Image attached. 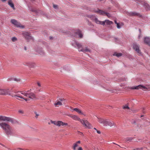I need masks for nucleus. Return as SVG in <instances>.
<instances>
[{
	"instance_id": "9b49d317",
	"label": "nucleus",
	"mask_w": 150,
	"mask_h": 150,
	"mask_svg": "<svg viewBox=\"0 0 150 150\" xmlns=\"http://www.w3.org/2000/svg\"><path fill=\"white\" fill-rule=\"evenodd\" d=\"M75 45L77 46L79 51H80V50H81V49H83L82 48V45L80 43L75 41L74 43H72V45L74 46Z\"/></svg>"
},
{
	"instance_id": "f8f14e48",
	"label": "nucleus",
	"mask_w": 150,
	"mask_h": 150,
	"mask_svg": "<svg viewBox=\"0 0 150 150\" xmlns=\"http://www.w3.org/2000/svg\"><path fill=\"white\" fill-rule=\"evenodd\" d=\"M144 40L146 44L150 46V38L149 37H145Z\"/></svg>"
},
{
	"instance_id": "412c9836",
	"label": "nucleus",
	"mask_w": 150,
	"mask_h": 150,
	"mask_svg": "<svg viewBox=\"0 0 150 150\" xmlns=\"http://www.w3.org/2000/svg\"><path fill=\"white\" fill-rule=\"evenodd\" d=\"M96 12L102 15H105V12L99 9L97 11H96Z\"/></svg>"
},
{
	"instance_id": "473e14b6",
	"label": "nucleus",
	"mask_w": 150,
	"mask_h": 150,
	"mask_svg": "<svg viewBox=\"0 0 150 150\" xmlns=\"http://www.w3.org/2000/svg\"><path fill=\"white\" fill-rule=\"evenodd\" d=\"M105 15L107 16L108 18H110L111 16L110 13L106 12L105 13Z\"/></svg>"
},
{
	"instance_id": "a18cd8bd",
	"label": "nucleus",
	"mask_w": 150,
	"mask_h": 150,
	"mask_svg": "<svg viewBox=\"0 0 150 150\" xmlns=\"http://www.w3.org/2000/svg\"><path fill=\"white\" fill-rule=\"evenodd\" d=\"M115 24H117V23H118L116 22V21H115Z\"/></svg>"
},
{
	"instance_id": "4be33fe9",
	"label": "nucleus",
	"mask_w": 150,
	"mask_h": 150,
	"mask_svg": "<svg viewBox=\"0 0 150 150\" xmlns=\"http://www.w3.org/2000/svg\"><path fill=\"white\" fill-rule=\"evenodd\" d=\"M68 125V124L67 123L64 122L62 121H59V127H60L61 126H67Z\"/></svg>"
},
{
	"instance_id": "4468645a",
	"label": "nucleus",
	"mask_w": 150,
	"mask_h": 150,
	"mask_svg": "<svg viewBox=\"0 0 150 150\" xmlns=\"http://www.w3.org/2000/svg\"><path fill=\"white\" fill-rule=\"evenodd\" d=\"M69 117L74 120H77L79 121H81L80 118L77 115H69Z\"/></svg>"
},
{
	"instance_id": "ea45409f",
	"label": "nucleus",
	"mask_w": 150,
	"mask_h": 150,
	"mask_svg": "<svg viewBox=\"0 0 150 150\" xmlns=\"http://www.w3.org/2000/svg\"><path fill=\"white\" fill-rule=\"evenodd\" d=\"M59 100L61 101H63L64 100V99L63 98H60L59 99Z\"/></svg>"
},
{
	"instance_id": "6ab92c4d",
	"label": "nucleus",
	"mask_w": 150,
	"mask_h": 150,
	"mask_svg": "<svg viewBox=\"0 0 150 150\" xmlns=\"http://www.w3.org/2000/svg\"><path fill=\"white\" fill-rule=\"evenodd\" d=\"M23 36L27 39L30 38V36L29 34L27 32H24L23 33Z\"/></svg>"
},
{
	"instance_id": "e433bc0d",
	"label": "nucleus",
	"mask_w": 150,
	"mask_h": 150,
	"mask_svg": "<svg viewBox=\"0 0 150 150\" xmlns=\"http://www.w3.org/2000/svg\"><path fill=\"white\" fill-rule=\"evenodd\" d=\"M77 150H83V149L82 147H79L78 149H77Z\"/></svg>"
},
{
	"instance_id": "2eb2a0df",
	"label": "nucleus",
	"mask_w": 150,
	"mask_h": 150,
	"mask_svg": "<svg viewBox=\"0 0 150 150\" xmlns=\"http://www.w3.org/2000/svg\"><path fill=\"white\" fill-rule=\"evenodd\" d=\"M25 65L28 66L30 67L33 68L35 67L36 64L35 63L30 62L26 63Z\"/></svg>"
},
{
	"instance_id": "2f4dec72",
	"label": "nucleus",
	"mask_w": 150,
	"mask_h": 150,
	"mask_svg": "<svg viewBox=\"0 0 150 150\" xmlns=\"http://www.w3.org/2000/svg\"><path fill=\"white\" fill-rule=\"evenodd\" d=\"M123 108L124 109H129V108L128 107L127 105H125L123 106Z\"/></svg>"
},
{
	"instance_id": "dca6fc26",
	"label": "nucleus",
	"mask_w": 150,
	"mask_h": 150,
	"mask_svg": "<svg viewBox=\"0 0 150 150\" xmlns=\"http://www.w3.org/2000/svg\"><path fill=\"white\" fill-rule=\"evenodd\" d=\"M94 21L97 24L103 25H105V23L103 21H101L98 19L95 18L94 19Z\"/></svg>"
},
{
	"instance_id": "f704fd0d",
	"label": "nucleus",
	"mask_w": 150,
	"mask_h": 150,
	"mask_svg": "<svg viewBox=\"0 0 150 150\" xmlns=\"http://www.w3.org/2000/svg\"><path fill=\"white\" fill-rule=\"evenodd\" d=\"M53 7L55 8H57V5H56L53 4Z\"/></svg>"
},
{
	"instance_id": "5701e85b",
	"label": "nucleus",
	"mask_w": 150,
	"mask_h": 150,
	"mask_svg": "<svg viewBox=\"0 0 150 150\" xmlns=\"http://www.w3.org/2000/svg\"><path fill=\"white\" fill-rule=\"evenodd\" d=\"M129 15L130 16H139V14L138 13H137L136 12H132L130 13L129 14Z\"/></svg>"
},
{
	"instance_id": "8fccbe9b",
	"label": "nucleus",
	"mask_w": 150,
	"mask_h": 150,
	"mask_svg": "<svg viewBox=\"0 0 150 150\" xmlns=\"http://www.w3.org/2000/svg\"><path fill=\"white\" fill-rule=\"evenodd\" d=\"M16 98V99H18V100H20L19 99H18V98Z\"/></svg>"
},
{
	"instance_id": "a878e982",
	"label": "nucleus",
	"mask_w": 150,
	"mask_h": 150,
	"mask_svg": "<svg viewBox=\"0 0 150 150\" xmlns=\"http://www.w3.org/2000/svg\"><path fill=\"white\" fill-rule=\"evenodd\" d=\"M51 122L52 124H54V125L59 126V121H51Z\"/></svg>"
},
{
	"instance_id": "c756f323",
	"label": "nucleus",
	"mask_w": 150,
	"mask_h": 150,
	"mask_svg": "<svg viewBox=\"0 0 150 150\" xmlns=\"http://www.w3.org/2000/svg\"><path fill=\"white\" fill-rule=\"evenodd\" d=\"M11 40L13 42H15L17 40V38L15 37H13L11 38Z\"/></svg>"
},
{
	"instance_id": "3c124183",
	"label": "nucleus",
	"mask_w": 150,
	"mask_h": 150,
	"mask_svg": "<svg viewBox=\"0 0 150 150\" xmlns=\"http://www.w3.org/2000/svg\"><path fill=\"white\" fill-rule=\"evenodd\" d=\"M28 150V149H25V150Z\"/></svg>"
},
{
	"instance_id": "393cba45",
	"label": "nucleus",
	"mask_w": 150,
	"mask_h": 150,
	"mask_svg": "<svg viewBox=\"0 0 150 150\" xmlns=\"http://www.w3.org/2000/svg\"><path fill=\"white\" fill-rule=\"evenodd\" d=\"M62 105V103L59 100H57L54 103V105L55 106H57L58 105Z\"/></svg>"
},
{
	"instance_id": "20e7f679",
	"label": "nucleus",
	"mask_w": 150,
	"mask_h": 150,
	"mask_svg": "<svg viewBox=\"0 0 150 150\" xmlns=\"http://www.w3.org/2000/svg\"><path fill=\"white\" fill-rule=\"evenodd\" d=\"M133 47L134 49L138 53V54L139 55H141V52L139 49V46L136 43H134L133 45Z\"/></svg>"
},
{
	"instance_id": "0eeeda50",
	"label": "nucleus",
	"mask_w": 150,
	"mask_h": 150,
	"mask_svg": "<svg viewBox=\"0 0 150 150\" xmlns=\"http://www.w3.org/2000/svg\"><path fill=\"white\" fill-rule=\"evenodd\" d=\"M129 88L131 89L137 90L142 88L147 89L146 88V87L142 85H139L138 86H135L133 87H130Z\"/></svg>"
},
{
	"instance_id": "09e8293b",
	"label": "nucleus",
	"mask_w": 150,
	"mask_h": 150,
	"mask_svg": "<svg viewBox=\"0 0 150 150\" xmlns=\"http://www.w3.org/2000/svg\"><path fill=\"white\" fill-rule=\"evenodd\" d=\"M1 0L2 1H6V0Z\"/></svg>"
},
{
	"instance_id": "bb28decb",
	"label": "nucleus",
	"mask_w": 150,
	"mask_h": 150,
	"mask_svg": "<svg viewBox=\"0 0 150 150\" xmlns=\"http://www.w3.org/2000/svg\"><path fill=\"white\" fill-rule=\"evenodd\" d=\"M80 51H82L83 52L89 51V50L87 47H86L85 49H81V50H80Z\"/></svg>"
},
{
	"instance_id": "c85d7f7f",
	"label": "nucleus",
	"mask_w": 150,
	"mask_h": 150,
	"mask_svg": "<svg viewBox=\"0 0 150 150\" xmlns=\"http://www.w3.org/2000/svg\"><path fill=\"white\" fill-rule=\"evenodd\" d=\"M11 81L14 80L16 81H20V79H17L16 78L13 77L11 78Z\"/></svg>"
},
{
	"instance_id": "c03bdc74",
	"label": "nucleus",
	"mask_w": 150,
	"mask_h": 150,
	"mask_svg": "<svg viewBox=\"0 0 150 150\" xmlns=\"http://www.w3.org/2000/svg\"><path fill=\"white\" fill-rule=\"evenodd\" d=\"M0 145H2V146H3L4 147L5 146L4 145H3V144H1V143H0Z\"/></svg>"
},
{
	"instance_id": "a19ab883",
	"label": "nucleus",
	"mask_w": 150,
	"mask_h": 150,
	"mask_svg": "<svg viewBox=\"0 0 150 150\" xmlns=\"http://www.w3.org/2000/svg\"><path fill=\"white\" fill-rule=\"evenodd\" d=\"M97 132L98 134H100L101 133V132L100 131L97 130Z\"/></svg>"
},
{
	"instance_id": "ddd939ff",
	"label": "nucleus",
	"mask_w": 150,
	"mask_h": 150,
	"mask_svg": "<svg viewBox=\"0 0 150 150\" xmlns=\"http://www.w3.org/2000/svg\"><path fill=\"white\" fill-rule=\"evenodd\" d=\"M71 110L72 111H75L78 112L79 114L81 115H83V113L78 108H71Z\"/></svg>"
},
{
	"instance_id": "1a4fd4ad",
	"label": "nucleus",
	"mask_w": 150,
	"mask_h": 150,
	"mask_svg": "<svg viewBox=\"0 0 150 150\" xmlns=\"http://www.w3.org/2000/svg\"><path fill=\"white\" fill-rule=\"evenodd\" d=\"M81 143V142L80 141H78L75 143L73 144L72 146V148L73 150H76V148L79 146V145Z\"/></svg>"
},
{
	"instance_id": "603ef678",
	"label": "nucleus",
	"mask_w": 150,
	"mask_h": 150,
	"mask_svg": "<svg viewBox=\"0 0 150 150\" xmlns=\"http://www.w3.org/2000/svg\"><path fill=\"white\" fill-rule=\"evenodd\" d=\"M40 54H42H42L40 53Z\"/></svg>"
},
{
	"instance_id": "9d476101",
	"label": "nucleus",
	"mask_w": 150,
	"mask_h": 150,
	"mask_svg": "<svg viewBox=\"0 0 150 150\" xmlns=\"http://www.w3.org/2000/svg\"><path fill=\"white\" fill-rule=\"evenodd\" d=\"M11 23L17 27H20L21 24L17 22L16 20L12 19L11 21Z\"/></svg>"
},
{
	"instance_id": "c9c22d12",
	"label": "nucleus",
	"mask_w": 150,
	"mask_h": 150,
	"mask_svg": "<svg viewBox=\"0 0 150 150\" xmlns=\"http://www.w3.org/2000/svg\"><path fill=\"white\" fill-rule=\"evenodd\" d=\"M117 26L118 28L119 29V28H120V25H119V23H117Z\"/></svg>"
},
{
	"instance_id": "a211bd4d",
	"label": "nucleus",
	"mask_w": 150,
	"mask_h": 150,
	"mask_svg": "<svg viewBox=\"0 0 150 150\" xmlns=\"http://www.w3.org/2000/svg\"><path fill=\"white\" fill-rule=\"evenodd\" d=\"M107 126H109L110 127H112L113 126L115 125V123L113 121H108L107 122Z\"/></svg>"
},
{
	"instance_id": "423d86ee",
	"label": "nucleus",
	"mask_w": 150,
	"mask_h": 150,
	"mask_svg": "<svg viewBox=\"0 0 150 150\" xmlns=\"http://www.w3.org/2000/svg\"><path fill=\"white\" fill-rule=\"evenodd\" d=\"M10 94L9 93V89H0V95H6Z\"/></svg>"
},
{
	"instance_id": "37998d69",
	"label": "nucleus",
	"mask_w": 150,
	"mask_h": 150,
	"mask_svg": "<svg viewBox=\"0 0 150 150\" xmlns=\"http://www.w3.org/2000/svg\"><path fill=\"white\" fill-rule=\"evenodd\" d=\"M37 83L38 86H39V87L41 86V84H40V83H39V82H38Z\"/></svg>"
},
{
	"instance_id": "f3484780",
	"label": "nucleus",
	"mask_w": 150,
	"mask_h": 150,
	"mask_svg": "<svg viewBox=\"0 0 150 150\" xmlns=\"http://www.w3.org/2000/svg\"><path fill=\"white\" fill-rule=\"evenodd\" d=\"M8 4L10 6V7L13 8V10L16 9L14 7V6L13 4L12 3L11 0H9L8 1Z\"/></svg>"
},
{
	"instance_id": "7c9ffc66",
	"label": "nucleus",
	"mask_w": 150,
	"mask_h": 150,
	"mask_svg": "<svg viewBox=\"0 0 150 150\" xmlns=\"http://www.w3.org/2000/svg\"><path fill=\"white\" fill-rule=\"evenodd\" d=\"M132 138L131 137H128L126 139V142H130L131 141L132 139Z\"/></svg>"
},
{
	"instance_id": "cd10ccee",
	"label": "nucleus",
	"mask_w": 150,
	"mask_h": 150,
	"mask_svg": "<svg viewBox=\"0 0 150 150\" xmlns=\"http://www.w3.org/2000/svg\"><path fill=\"white\" fill-rule=\"evenodd\" d=\"M122 55V54L121 53H117L116 52H115L113 54L114 56H115L117 57L121 56Z\"/></svg>"
},
{
	"instance_id": "6e6552de",
	"label": "nucleus",
	"mask_w": 150,
	"mask_h": 150,
	"mask_svg": "<svg viewBox=\"0 0 150 150\" xmlns=\"http://www.w3.org/2000/svg\"><path fill=\"white\" fill-rule=\"evenodd\" d=\"M98 121L100 124L103 125L104 126H107V120H106L102 119L101 118H99L98 117Z\"/></svg>"
},
{
	"instance_id": "f257e3e1",
	"label": "nucleus",
	"mask_w": 150,
	"mask_h": 150,
	"mask_svg": "<svg viewBox=\"0 0 150 150\" xmlns=\"http://www.w3.org/2000/svg\"><path fill=\"white\" fill-rule=\"evenodd\" d=\"M21 94L25 96L28 97V98H25L19 94L15 95L14 97H16L23 99L26 101L30 100V99L35 100L37 99L34 93H30L29 91L22 92Z\"/></svg>"
},
{
	"instance_id": "b1692460",
	"label": "nucleus",
	"mask_w": 150,
	"mask_h": 150,
	"mask_svg": "<svg viewBox=\"0 0 150 150\" xmlns=\"http://www.w3.org/2000/svg\"><path fill=\"white\" fill-rule=\"evenodd\" d=\"M103 22H104L105 23H105L107 25H110L111 24H112L113 23L112 21L108 20H105V21H104Z\"/></svg>"
},
{
	"instance_id": "79ce46f5",
	"label": "nucleus",
	"mask_w": 150,
	"mask_h": 150,
	"mask_svg": "<svg viewBox=\"0 0 150 150\" xmlns=\"http://www.w3.org/2000/svg\"><path fill=\"white\" fill-rule=\"evenodd\" d=\"M141 149L139 148H137L136 149H134L133 150H139Z\"/></svg>"
},
{
	"instance_id": "58836bf2",
	"label": "nucleus",
	"mask_w": 150,
	"mask_h": 150,
	"mask_svg": "<svg viewBox=\"0 0 150 150\" xmlns=\"http://www.w3.org/2000/svg\"><path fill=\"white\" fill-rule=\"evenodd\" d=\"M18 149L23 150L22 149L20 148H17L13 149V150H18Z\"/></svg>"
},
{
	"instance_id": "7ed1b4c3",
	"label": "nucleus",
	"mask_w": 150,
	"mask_h": 150,
	"mask_svg": "<svg viewBox=\"0 0 150 150\" xmlns=\"http://www.w3.org/2000/svg\"><path fill=\"white\" fill-rule=\"evenodd\" d=\"M80 122L85 127L89 128H91L93 127L91 125L87 120H83L81 119V121H80Z\"/></svg>"
},
{
	"instance_id": "aec40b11",
	"label": "nucleus",
	"mask_w": 150,
	"mask_h": 150,
	"mask_svg": "<svg viewBox=\"0 0 150 150\" xmlns=\"http://www.w3.org/2000/svg\"><path fill=\"white\" fill-rule=\"evenodd\" d=\"M76 35H77L79 36L80 38H81L83 37V35L81 33V32L79 30H78L75 32Z\"/></svg>"
},
{
	"instance_id": "de8ad7c7",
	"label": "nucleus",
	"mask_w": 150,
	"mask_h": 150,
	"mask_svg": "<svg viewBox=\"0 0 150 150\" xmlns=\"http://www.w3.org/2000/svg\"><path fill=\"white\" fill-rule=\"evenodd\" d=\"M94 129H95V130H97L96 129V128H94Z\"/></svg>"
},
{
	"instance_id": "49530a36",
	"label": "nucleus",
	"mask_w": 150,
	"mask_h": 150,
	"mask_svg": "<svg viewBox=\"0 0 150 150\" xmlns=\"http://www.w3.org/2000/svg\"><path fill=\"white\" fill-rule=\"evenodd\" d=\"M24 49L25 50H27L26 49V47H24Z\"/></svg>"
},
{
	"instance_id": "f03ea898",
	"label": "nucleus",
	"mask_w": 150,
	"mask_h": 150,
	"mask_svg": "<svg viewBox=\"0 0 150 150\" xmlns=\"http://www.w3.org/2000/svg\"><path fill=\"white\" fill-rule=\"evenodd\" d=\"M0 126L4 130L5 133L7 136L12 135L14 134V129L7 123L0 122Z\"/></svg>"
},
{
	"instance_id": "39448f33",
	"label": "nucleus",
	"mask_w": 150,
	"mask_h": 150,
	"mask_svg": "<svg viewBox=\"0 0 150 150\" xmlns=\"http://www.w3.org/2000/svg\"><path fill=\"white\" fill-rule=\"evenodd\" d=\"M0 120L7 121L11 122H12L13 121V120L10 117L3 116H0Z\"/></svg>"
},
{
	"instance_id": "72a5a7b5",
	"label": "nucleus",
	"mask_w": 150,
	"mask_h": 150,
	"mask_svg": "<svg viewBox=\"0 0 150 150\" xmlns=\"http://www.w3.org/2000/svg\"><path fill=\"white\" fill-rule=\"evenodd\" d=\"M35 117L36 118H37L39 116V114L37 113L36 112H35Z\"/></svg>"
},
{
	"instance_id": "4c0bfd02",
	"label": "nucleus",
	"mask_w": 150,
	"mask_h": 150,
	"mask_svg": "<svg viewBox=\"0 0 150 150\" xmlns=\"http://www.w3.org/2000/svg\"><path fill=\"white\" fill-rule=\"evenodd\" d=\"M18 112L22 114L23 113V111L22 110H18Z\"/></svg>"
}]
</instances>
